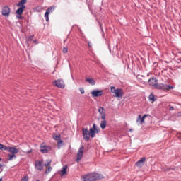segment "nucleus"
<instances>
[{
    "label": "nucleus",
    "mask_w": 181,
    "mask_h": 181,
    "mask_svg": "<svg viewBox=\"0 0 181 181\" xmlns=\"http://www.w3.org/2000/svg\"><path fill=\"white\" fill-rule=\"evenodd\" d=\"M104 179V175L97 173H88L81 176L82 181H97Z\"/></svg>",
    "instance_id": "f257e3e1"
},
{
    "label": "nucleus",
    "mask_w": 181,
    "mask_h": 181,
    "mask_svg": "<svg viewBox=\"0 0 181 181\" xmlns=\"http://www.w3.org/2000/svg\"><path fill=\"white\" fill-rule=\"evenodd\" d=\"M110 93L113 94V97L116 98H121L124 95V90L122 88H115V86L110 87Z\"/></svg>",
    "instance_id": "f03ea898"
},
{
    "label": "nucleus",
    "mask_w": 181,
    "mask_h": 181,
    "mask_svg": "<svg viewBox=\"0 0 181 181\" xmlns=\"http://www.w3.org/2000/svg\"><path fill=\"white\" fill-rule=\"evenodd\" d=\"M154 88H156V90H173V86L171 85H166L163 83H157L154 86Z\"/></svg>",
    "instance_id": "7ed1b4c3"
},
{
    "label": "nucleus",
    "mask_w": 181,
    "mask_h": 181,
    "mask_svg": "<svg viewBox=\"0 0 181 181\" xmlns=\"http://www.w3.org/2000/svg\"><path fill=\"white\" fill-rule=\"evenodd\" d=\"M100 132V128L93 124V127L89 129V134L91 138H95V134H98Z\"/></svg>",
    "instance_id": "20e7f679"
},
{
    "label": "nucleus",
    "mask_w": 181,
    "mask_h": 181,
    "mask_svg": "<svg viewBox=\"0 0 181 181\" xmlns=\"http://www.w3.org/2000/svg\"><path fill=\"white\" fill-rule=\"evenodd\" d=\"M40 152L42 153H47L48 152H50V151H52V146L46 145L45 142L40 144Z\"/></svg>",
    "instance_id": "39448f33"
},
{
    "label": "nucleus",
    "mask_w": 181,
    "mask_h": 181,
    "mask_svg": "<svg viewBox=\"0 0 181 181\" xmlns=\"http://www.w3.org/2000/svg\"><path fill=\"white\" fill-rule=\"evenodd\" d=\"M82 134H83V137L84 141H86V142H88V141H90V132L88 131V129L83 128L82 129Z\"/></svg>",
    "instance_id": "423d86ee"
},
{
    "label": "nucleus",
    "mask_w": 181,
    "mask_h": 181,
    "mask_svg": "<svg viewBox=\"0 0 181 181\" xmlns=\"http://www.w3.org/2000/svg\"><path fill=\"white\" fill-rule=\"evenodd\" d=\"M35 166L37 170H40V172H41V170L43 169V160L35 161Z\"/></svg>",
    "instance_id": "0eeeda50"
},
{
    "label": "nucleus",
    "mask_w": 181,
    "mask_h": 181,
    "mask_svg": "<svg viewBox=\"0 0 181 181\" xmlns=\"http://www.w3.org/2000/svg\"><path fill=\"white\" fill-rule=\"evenodd\" d=\"M1 13L3 16H9V14L11 13V8L8 6H5L2 8Z\"/></svg>",
    "instance_id": "6e6552de"
},
{
    "label": "nucleus",
    "mask_w": 181,
    "mask_h": 181,
    "mask_svg": "<svg viewBox=\"0 0 181 181\" xmlns=\"http://www.w3.org/2000/svg\"><path fill=\"white\" fill-rule=\"evenodd\" d=\"M98 112L100 115L101 119H105L107 118V115L105 114V109L103 107H100L98 109Z\"/></svg>",
    "instance_id": "1a4fd4ad"
},
{
    "label": "nucleus",
    "mask_w": 181,
    "mask_h": 181,
    "mask_svg": "<svg viewBox=\"0 0 181 181\" xmlns=\"http://www.w3.org/2000/svg\"><path fill=\"white\" fill-rule=\"evenodd\" d=\"M83 153H84V146H81L80 148L78 151L77 154V161L81 160V158H83Z\"/></svg>",
    "instance_id": "9d476101"
},
{
    "label": "nucleus",
    "mask_w": 181,
    "mask_h": 181,
    "mask_svg": "<svg viewBox=\"0 0 181 181\" xmlns=\"http://www.w3.org/2000/svg\"><path fill=\"white\" fill-rule=\"evenodd\" d=\"M6 151L8 152H10V153H12V154H16L19 152V150L16 148V146H13V147L8 146Z\"/></svg>",
    "instance_id": "9b49d317"
},
{
    "label": "nucleus",
    "mask_w": 181,
    "mask_h": 181,
    "mask_svg": "<svg viewBox=\"0 0 181 181\" xmlns=\"http://www.w3.org/2000/svg\"><path fill=\"white\" fill-rule=\"evenodd\" d=\"M103 94V92L101 90H93L91 92V95L93 97H101Z\"/></svg>",
    "instance_id": "f8f14e48"
},
{
    "label": "nucleus",
    "mask_w": 181,
    "mask_h": 181,
    "mask_svg": "<svg viewBox=\"0 0 181 181\" xmlns=\"http://www.w3.org/2000/svg\"><path fill=\"white\" fill-rule=\"evenodd\" d=\"M148 84L151 86V87L155 88L156 84L158 83V79H156L155 77H151L148 81Z\"/></svg>",
    "instance_id": "ddd939ff"
},
{
    "label": "nucleus",
    "mask_w": 181,
    "mask_h": 181,
    "mask_svg": "<svg viewBox=\"0 0 181 181\" xmlns=\"http://www.w3.org/2000/svg\"><path fill=\"white\" fill-rule=\"evenodd\" d=\"M55 87H57L58 88H64V82H63V80H56Z\"/></svg>",
    "instance_id": "4468645a"
},
{
    "label": "nucleus",
    "mask_w": 181,
    "mask_h": 181,
    "mask_svg": "<svg viewBox=\"0 0 181 181\" xmlns=\"http://www.w3.org/2000/svg\"><path fill=\"white\" fill-rule=\"evenodd\" d=\"M67 165H65L62 167V170L59 172V174L60 175L61 177H63L64 175H67Z\"/></svg>",
    "instance_id": "2eb2a0df"
},
{
    "label": "nucleus",
    "mask_w": 181,
    "mask_h": 181,
    "mask_svg": "<svg viewBox=\"0 0 181 181\" xmlns=\"http://www.w3.org/2000/svg\"><path fill=\"white\" fill-rule=\"evenodd\" d=\"M149 117V115H144L143 116H141V115H139L138 116V119L140 120L141 124H145V117Z\"/></svg>",
    "instance_id": "dca6fc26"
},
{
    "label": "nucleus",
    "mask_w": 181,
    "mask_h": 181,
    "mask_svg": "<svg viewBox=\"0 0 181 181\" xmlns=\"http://www.w3.org/2000/svg\"><path fill=\"white\" fill-rule=\"evenodd\" d=\"M25 8H26V6H20L16 11V13L17 15H22V13H23V11H25Z\"/></svg>",
    "instance_id": "f3484780"
},
{
    "label": "nucleus",
    "mask_w": 181,
    "mask_h": 181,
    "mask_svg": "<svg viewBox=\"0 0 181 181\" xmlns=\"http://www.w3.org/2000/svg\"><path fill=\"white\" fill-rule=\"evenodd\" d=\"M103 120L100 122V128L102 129H105L107 128V120L105 119H102Z\"/></svg>",
    "instance_id": "a211bd4d"
},
{
    "label": "nucleus",
    "mask_w": 181,
    "mask_h": 181,
    "mask_svg": "<svg viewBox=\"0 0 181 181\" xmlns=\"http://www.w3.org/2000/svg\"><path fill=\"white\" fill-rule=\"evenodd\" d=\"M145 160H146V158L142 157L136 163V166H141V163H145Z\"/></svg>",
    "instance_id": "6ab92c4d"
},
{
    "label": "nucleus",
    "mask_w": 181,
    "mask_h": 181,
    "mask_svg": "<svg viewBox=\"0 0 181 181\" xmlns=\"http://www.w3.org/2000/svg\"><path fill=\"white\" fill-rule=\"evenodd\" d=\"M149 101H152V103H155L156 101V98H155V95L153 93H151L148 96Z\"/></svg>",
    "instance_id": "aec40b11"
},
{
    "label": "nucleus",
    "mask_w": 181,
    "mask_h": 181,
    "mask_svg": "<svg viewBox=\"0 0 181 181\" xmlns=\"http://www.w3.org/2000/svg\"><path fill=\"white\" fill-rule=\"evenodd\" d=\"M86 81H87V83H89V84H90L91 86H95V81H94L93 78H86Z\"/></svg>",
    "instance_id": "412c9836"
},
{
    "label": "nucleus",
    "mask_w": 181,
    "mask_h": 181,
    "mask_svg": "<svg viewBox=\"0 0 181 181\" xmlns=\"http://www.w3.org/2000/svg\"><path fill=\"white\" fill-rule=\"evenodd\" d=\"M28 0H21L19 1V3L17 4V6H25V4H26Z\"/></svg>",
    "instance_id": "4be33fe9"
},
{
    "label": "nucleus",
    "mask_w": 181,
    "mask_h": 181,
    "mask_svg": "<svg viewBox=\"0 0 181 181\" xmlns=\"http://www.w3.org/2000/svg\"><path fill=\"white\" fill-rule=\"evenodd\" d=\"M7 149H8V146L2 144H0V151H7Z\"/></svg>",
    "instance_id": "5701e85b"
},
{
    "label": "nucleus",
    "mask_w": 181,
    "mask_h": 181,
    "mask_svg": "<svg viewBox=\"0 0 181 181\" xmlns=\"http://www.w3.org/2000/svg\"><path fill=\"white\" fill-rule=\"evenodd\" d=\"M49 15H50V13L49 11H47L45 13V18L46 19V22H49Z\"/></svg>",
    "instance_id": "b1692460"
},
{
    "label": "nucleus",
    "mask_w": 181,
    "mask_h": 181,
    "mask_svg": "<svg viewBox=\"0 0 181 181\" xmlns=\"http://www.w3.org/2000/svg\"><path fill=\"white\" fill-rule=\"evenodd\" d=\"M99 26L101 29V32H102V36L103 37H105V33H104V29L103 28V24H101V23H99Z\"/></svg>",
    "instance_id": "393cba45"
},
{
    "label": "nucleus",
    "mask_w": 181,
    "mask_h": 181,
    "mask_svg": "<svg viewBox=\"0 0 181 181\" xmlns=\"http://www.w3.org/2000/svg\"><path fill=\"white\" fill-rule=\"evenodd\" d=\"M53 168L51 166H48V168L45 170V174L48 175V173H50L52 170Z\"/></svg>",
    "instance_id": "a878e982"
},
{
    "label": "nucleus",
    "mask_w": 181,
    "mask_h": 181,
    "mask_svg": "<svg viewBox=\"0 0 181 181\" xmlns=\"http://www.w3.org/2000/svg\"><path fill=\"white\" fill-rule=\"evenodd\" d=\"M60 144H63V140H62L61 139H58V141L57 143V146L58 147V149H60L61 148Z\"/></svg>",
    "instance_id": "bb28decb"
},
{
    "label": "nucleus",
    "mask_w": 181,
    "mask_h": 181,
    "mask_svg": "<svg viewBox=\"0 0 181 181\" xmlns=\"http://www.w3.org/2000/svg\"><path fill=\"white\" fill-rule=\"evenodd\" d=\"M53 11H54V6H52L49 7L47 9V12H49V13L53 12Z\"/></svg>",
    "instance_id": "cd10ccee"
},
{
    "label": "nucleus",
    "mask_w": 181,
    "mask_h": 181,
    "mask_svg": "<svg viewBox=\"0 0 181 181\" xmlns=\"http://www.w3.org/2000/svg\"><path fill=\"white\" fill-rule=\"evenodd\" d=\"M50 163H52V160H47V163H45L44 165L46 167H47V166L49 167L50 165Z\"/></svg>",
    "instance_id": "c85d7f7f"
},
{
    "label": "nucleus",
    "mask_w": 181,
    "mask_h": 181,
    "mask_svg": "<svg viewBox=\"0 0 181 181\" xmlns=\"http://www.w3.org/2000/svg\"><path fill=\"white\" fill-rule=\"evenodd\" d=\"M28 180H29V177L24 176V177H22L21 181H28Z\"/></svg>",
    "instance_id": "c756f323"
},
{
    "label": "nucleus",
    "mask_w": 181,
    "mask_h": 181,
    "mask_svg": "<svg viewBox=\"0 0 181 181\" xmlns=\"http://www.w3.org/2000/svg\"><path fill=\"white\" fill-rule=\"evenodd\" d=\"M53 138L55 141H58L59 139H60V135H55L53 136Z\"/></svg>",
    "instance_id": "7c9ffc66"
},
{
    "label": "nucleus",
    "mask_w": 181,
    "mask_h": 181,
    "mask_svg": "<svg viewBox=\"0 0 181 181\" xmlns=\"http://www.w3.org/2000/svg\"><path fill=\"white\" fill-rule=\"evenodd\" d=\"M63 53L66 54L67 52H69V48L67 47H64L62 49Z\"/></svg>",
    "instance_id": "2f4dec72"
},
{
    "label": "nucleus",
    "mask_w": 181,
    "mask_h": 181,
    "mask_svg": "<svg viewBox=\"0 0 181 181\" xmlns=\"http://www.w3.org/2000/svg\"><path fill=\"white\" fill-rule=\"evenodd\" d=\"M13 159V156L12 154H8V158L7 160H12Z\"/></svg>",
    "instance_id": "473e14b6"
},
{
    "label": "nucleus",
    "mask_w": 181,
    "mask_h": 181,
    "mask_svg": "<svg viewBox=\"0 0 181 181\" xmlns=\"http://www.w3.org/2000/svg\"><path fill=\"white\" fill-rule=\"evenodd\" d=\"M35 11L36 12H40V6L36 7V8H35Z\"/></svg>",
    "instance_id": "72a5a7b5"
},
{
    "label": "nucleus",
    "mask_w": 181,
    "mask_h": 181,
    "mask_svg": "<svg viewBox=\"0 0 181 181\" xmlns=\"http://www.w3.org/2000/svg\"><path fill=\"white\" fill-rule=\"evenodd\" d=\"M16 18L17 19H23L22 15L18 14L17 16H16Z\"/></svg>",
    "instance_id": "f704fd0d"
},
{
    "label": "nucleus",
    "mask_w": 181,
    "mask_h": 181,
    "mask_svg": "<svg viewBox=\"0 0 181 181\" xmlns=\"http://www.w3.org/2000/svg\"><path fill=\"white\" fill-rule=\"evenodd\" d=\"M175 110V108L173 107V106H170L169 107V111H173Z\"/></svg>",
    "instance_id": "c9c22d12"
},
{
    "label": "nucleus",
    "mask_w": 181,
    "mask_h": 181,
    "mask_svg": "<svg viewBox=\"0 0 181 181\" xmlns=\"http://www.w3.org/2000/svg\"><path fill=\"white\" fill-rule=\"evenodd\" d=\"M88 46L89 47H93V45H91V42L90 41L88 42Z\"/></svg>",
    "instance_id": "e433bc0d"
},
{
    "label": "nucleus",
    "mask_w": 181,
    "mask_h": 181,
    "mask_svg": "<svg viewBox=\"0 0 181 181\" xmlns=\"http://www.w3.org/2000/svg\"><path fill=\"white\" fill-rule=\"evenodd\" d=\"M80 91H81V93L84 94V88H81Z\"/></svg>",
    "instance_id": "4c0bfd02"
},
{
    "label": "nucleus",
    "mask_w": 181,
    "mask_h": 181,
    "mask_svg": "<svg viewBox=\"0 0 181 181\" xmlns=\"http://www.w3.org/2000/svg\"><path fill=\"white\" fill-rule=\"evenodd\" d=\"M33 37H34V35H31V36L29 37V39H30V40H32L33 39Z\"/></svg>",
    "instance_id": "58836bf2"
},
{
    "label": "nucleus",
    "mask_w": 181,
    "mask_h": 181,
    "mask_svg": "<svg viewBox=\"0 0 181 181\" xmlns=\"http://www.w3.org/2000/svg\"><path fill=\"white\" fill-rule=\"evenodd\" d=\"M177 116H178V117H181V112H180L177 113Z\"/></svg>",
    "instance_id": "ea45409f"
},
{
    "label": "nucleus",
    "mask_w": 181,
    "mask_h": 181,
    "mask_svg": "<svg viewBox=\"0 0 181 181\" xmlns=\"http://www.w3.org/2000/svg\"><path fill=\"white\" fill-rule=\"evenodd\" d=\"M13 158H16V154H12Z\"/></svg>",
    "instance_id": "a19ab883"
},
{
    "label": "nucleus",
    "mask_w": 181,
    "mask_h": 181,
    "mask_svg": "<svg viewBox=\"0 0 181 181\" xmlns=\"http://www.w3.org/2000/svg\"><path fill=\"white\" fill-rule=\"evenodd\" d=\"M30 152H32V150L27 151V153H30Z\"/></svg>",
    "instance_id": "79ce46f5"
},
{
    "label": "nucleus",
    "mask_w": 181,
    "mask_h": 181,
    "mask_svg": "<svg viewBox=\"0 0 181 181\" xmlns=\"http://www.w3.org/2000/svg\"><path fill=\"white\" fill-rule=\"evenodd\" d=\"M130 132H132L133 129H129Z\"/></svg>",
    "instance_id": "37998d69"
},
{
    "label": "nucleus",
    "mask_w": 181,
    "mask_h": 181,
    "mask_svg": "<svg viewBox=\"0 0 181 181\" xmlns=\"http://www.w3.org/2000/svg\"><path fill=\"white\" fill-rule=\"evenodd\" d=\"M168 71V69H164V71Z\"/></svg>",
    "instance_id": "c03bdc74"
},
{
    "label": "nucleus",
    "mask_w": 181,
    "mask_h": 181,
    "mask_svg": "<svg viewBox=\"0 0 181 181\" xmlns=\"http://www.w3.org/2000/svg\"><path fill=\"white\" fill-rule=\"evenodd\" d=\"M1 160H2V158L0 157V162H1Z\"/></svg>",
    "instance_id": "a18cd8bd"
},
{
    "label": "nucleus",
    "mask_w": 181,
    "mask_h": 181,
    "mask_svg": "<svg viewBox=\"0 0 181 181\" xmlns=\"http://www.w3.org/2000/svg\"><path fill=\"white\" fill-rule=\"evenodd\" d=\"M1 168H2V165H1V164H0V169H1Z\"/></svg>",
    "instance_id": "49530a36"
},
{
    "label": "nucleus",
    "mask_w": 181,
    "mask_h": 181,
    "mask_svg": "<svg viewBox=\"0 0 181 181\" xmlns=\"http://www.w3.org/2000/svg\"><path fill=\"white\" fill-rule=\"evenodd\" d=\"M0 181H2V178H0Z\"/></svg>",
    "instance_id": "de8ad7c7"
},
{
    "label": "nucleus",
    "mask_w": 181,
    "mask_h": 181,
    "mask_svg": "<svg viewBox=\"0 0 181 181\" xmlns=\"http://www.w3.org/2000/svg\"><path fill=\"white\" fill-rule=\"evenodd\" d=\"M33 42L35 43V42H36V41H35V40H34V41H33Z\"/></svg>",
    "instance_id": "09e8293b"
},
{
    "label": "nucleus",
    "mask_w": 181,
    "mask_h": 181,
    "mask_svg": "<svg viewBox=\"0 0 181 181\" xmlns=\"http://www.w3.org/2000/svg\"><path fill=\"white\" fill-rule=\"evenodd\" d=\"M66 40H64V42H66Z\"/></svg>",
    "instance_id": "8fccbe9b"
}]
</instances>
